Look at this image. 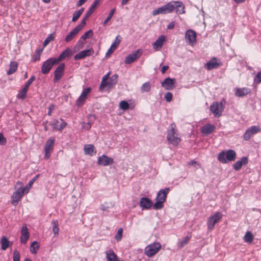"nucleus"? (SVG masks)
I'll return each instance as SVG.
<instances>
[{
    "label": "nucleus",
    "mask_w": 261,
    "mask_h": 261,
    "mask_svg": "<svg viewBox=\"0 0 261 261\" xmlns=\"http://www.w3.org/2000/svg\"><path fill=\"white\" fill-rule=\"evenodd\" d=\"M170 191L169 188H166L160 190L157 193L156 197V202L153 205V208L154 210H161L163 206V203L166 201L167 195Z\"/></svg>",
    "instance_id": "nucleus-1"
},
{
    "label": "nucleus",
    "mask_w": 261,
    "mask_h": 261,
    "mask_svg": "<svg viewBox=\"0 0 261 261\" xmlns=\"http://www.w3.org/2000/svg\"><path fill=\"white\" fill-rule=\"evenodd\" d=\"M176 125L172 123L170 125V129L168 131L167 139L169 143L174 146H177L180 141L176 132Z\"/></svg>",
    "instance_id": "nucleus-2"
},
{
    "label": "nucleus",
    "mask_w": 261,
    "mask_h": 261,
    "mask_svg": "<svg viewBox=\"0 0 261 261\" xmlns=\"http://www.w3.org/2000/svg\"><path fill=\"white\" fill-rule=\"evenodd\" d=\"M223 102H225L224 99L220 102H214L211 105L210 110L215 117L219 118L222 115L225 108Z\"/></svg>",
    "instance_id": "nucleus-3"
},
{
    "label": "nucleus",
    "mask_w": 261,
    "mask_h": 261,
    "mask_svg": "<svg viewBox=\"0 0 261 261\" xmlns=\"http://www.w3.org/2000/svg\"><path fill=\"white\" fill-rule=\"evenodd\" d=\"M173 4V1L169 2L164 6L153 10L152 14L154 16L160 14H166L171 13L174 11Z\"/></svg>",
    "instance_id": "nucleus-4"
},
{
    "label": "nucleus",
    "mask_w": 261,
    "mask_h": 261,
    "mask_svg": "<svg viewBox=\"0 0 261 261\" xmlns=\"http://www.w3.org/2000/svg\"><path fill=\"white\" fill-rule=\"evenodd\" d=\"M161 248V245L159 243L154 242L146 246L144 250V254L150 257L156 254Z\"/></svg>",
    "instance_id": "nucleus-5"
},
{
    "label": "nucleus",
    "mask_w": 261,
    "mask_h": 261,
    "mask_svg": "<svg viewBox=\"0 0 261 261\" xmlns=\"http://www.w3.org/2000/svg\"><path fill=\"white\" fill-rule=\"evenodd\" d=\"M58 64V61L55 58H50L43 62L41 66V72L44 74H46L51 69L54 65Z\"/></svg>",
    "instance_id": "nucleus-6"
},
{
    "label": "nucleus",
    "mask_w": 261,
    "mask_h": 261,
    "mask_svg": "<svg viewBox=\"0 0 261 261\" xmlns=\"http://www.w3.org/2000/svg\"><path fill=\"white\" fill-rule=\"evenodd\" d=\"M222 218V214L219 212L215 213L213 215L208 218L207 222V228L208 230L214 229L215 225L219 222Z\"/></svg>",
    "instance_id": "nucleus-7"
},
{
    "label": "nucleus",
    "mask_w": 261,
    "mask_h": 261,
    "mask_svg": "<svg viewBox=\"0 0 261 261\" xmlns=\"http://www.w3.org/2000/svg\"><path fill=\"white\" fill-rule=\"evenodd\" d=\"M24 193L25 189L20 188L17 189L13 193L11 196V203L14 205H16L18 202L21 200Z\"/></svg>",
    "instance_id": "nucleus-8"
},
{
    "label": "nucleus",
    "mask_w": 261,
    "mask_h": 261,
    "mask_svg": "<svg viewBox=\"0 0 261 261\" xmlns=\"http://www.w3.org/2000/svg\"><path fill=\"white\" fill-rule=\"evenodd\" d=\"M260 128L258 126H252L249 127L243 135V138L245 141H248L254 134L260 132Z\"/></svg>",
    "instance_id": "nucleus-9"
},
{
    "label": "nucleus",
    "mask_w": 261,
    "mask_h": 261,
    "mask_svg": "<svg viewBox=\"0 0 261 261\" xmlns=\"http://www.w3.org/2000/svg\"><path fill=\"white\" fill-rule=\"evenodd\" d=\"M65 65L64 63L60 64L54 71V82H58L61 80L64 74Z\"/></svg>",
    "instance_id": "nucleus-10"
},
{
    "label": "nucleus",
    "mask_w": 261,
    "mask_h": 261,
    "mask_svg": "<svg viewBox=\"0 0 261 261\" xmlns=\"http://www.w3.org/2000/svg\"><path fill=\"white\" fill-rule=\"evenodd\" d=\"M142 52L141 49H137L135 52L129 54L126 57L124 63L126 64H129L134 62L136 59L139 58Z\"/></svg>",
    "instance_id": "nucleus-11"
},
{
    "label": "nucleus",
    "mask_w": 261,
    "mask_h": 261,
    "mask_svg": "<svg viewBox=\"0 0 261 261\" xmlns=\"http://www.w3.org/2000/svg\"><path fill=\"white\" fill-rule=\"evenodd\" d=\"M222 63L219 60H218L217 58L214 57L205 64L204 67L207 70H211L213 69L217 68Z\"/></svg>",
    "instance_id": "nucleus-12"
},
{
    "label": "nucleus",
    "mask_w": 261,
    "mask_h": 261,
    "mask_svg": "<svg viewBox=\"0 0 261 261\" xmlns=\"http://www.w3.org/2000/svg\"><path fill=\"white\" fill-rule=\"evenodd\" d=\"M196 32L192 30H188L185 34V39L189 44L193 45L196 43Z\"/></svg>",
    "instance_id": "nucleus-13"
},
{
    "label": "nucleus",
    "mask_w": 261,
    "mask_h": 261,
    "mask_svg": "<svg viewBox=\"0 0 261 261\" xmlns=\"http://www.w3.org/2000/svg\"><path fill=\"white\" fill-rule=\"evenodd\" d=\"M176 82L175 79H171L169 77L166 78L162 83V86L167 90H171L174 87V84Z\"/></svg>",
    "instance_id": "nucleus-14"
},
{
    "label": "nucleus",
    "mask_w": 261,
    "mask_h": 261,
    "mask_svg": "<svg viewBox=\"0 0 261 261\" xmlns=\"http://www.w3.org/2000/svg\"><path fill=\"white\" fill-rule=\"evenodd\" d=\"M94 53V50L92 48L85 49L76 54L74 56V59L75 61L83 59L86 57L92 56Z\"/></svg>",
    "instance_id": "nucleus-15"
},
{
    "label": "nucleus",
    "mask_w": 261,
    "mask_h": 261,
    "mask_svg": "<svg viewBox=\"0 0 261 261\" xmlns=\"http://www.w3.org/2000/svg\"><path fill=\"white\" fill-rule=\"evenodd\" d=\"M97 163L100 165L106 166L113 164L114 163V160L112 158L103 154L98 158Z\"/></svg>",
    "instance_id": "nucleus-16"
},
{
    "label": "nucleus",
    "mask_w": 261,
    "mask_h": 261,
    "mask_svg": "<svg viewBox=\"0 0 261 261\" xmlns=\"http://www.w3.org/2000/svg\"><path fill=\"white\" fill-rule=\"evenodd\" d=\"M73 53L74 52L71 48L67 47L58 56L57 58H56V59L59 63L60 61L63 60L66 58H70L73 55Z\"/></svg>",
    "instance_id": "nucleus-17"
},
{
    "label": "nucleus",
    "mask_w": 261,
    "mask_h": 261,
    "mask_svg": "<svg viewBox=\"0 0 261 261\" xmlns=\"http://www.w3.org/2000/svg\"><path fill=\"white\" fill-rule=\"evenodd\" d=\"M121 37L120 35H117L115 39L114 42L112 44L110 48L106 54V57L108 58L111 55L115 50L117 46L119 44L121 41Z\"/></svg>",
    "instance_id": "nucleus-18"
},
{
    "label": "nucleus",
    "mask_w": 261,
    "mask_h": 261,
    "mask_svg": "<svg viewBox=\"0 0 261 261\" xmlns=\"http://www.w3.org/2000/svg\"><path fill=\"white\" fill-rule=\"evenodd\" d=\"M91 88L89 87L84 89L81 95L76 101V105L78 106H82L87 95L90 93Z\"/></svg>",
    "instance_id": "nucleus-19"
},
{
    "label": "nucleus",
    "mask_w": 261,
    "mask_h": 261,
    "mask_svg": "<svg viewBox=\"0 0 261 261\" xmlns=\"http://www.w3.org/2000/svg\"><path fill=\"white\" fill-rule=\"evenodd\" d=\"M215 126L211 123H207L201 128V132L205 136L212 134L215 129Z\"/></svg>",
    "instance_id": "nucleus-20"
},
{
    "label": "nucleus",
    "mask_w": 261,
    "mask_h": 261,
    "mask_svg": "<svg viewBox=\"0 0 261 261\" xmlns=\"http://www.w3.org/2000/svg\"><path fill=\"white\" fill-rule=\"evenodd\" d=\"M139 204L143 210L149 209L153 205L152 201L147 197L141 198L140 200Z\"/></svg>",
    "instance_id": "nucleus-21"
},
{
    "label": "nucleus",
    "mask_w": 261,
    "mask_h": 261,
    "mask_svg": "<svg viewBox=\"0 0 261 261\" xmlns=\"http://www.w3.org/2000/svg\"><path fill=\"white\" fill-rule=\"evenodd\" d=\"M174 10L177 14H183L185 13V6L182 2L180 1H173Z\"/></svg>",
    "instance_id": "nucleus-22"
},
{
    "label": "nucleus",
    "mask_w": 261,
    "mask_h": 261,
    "mask_svg": "<svg viewBox=\"0 0 261 261\" xmlns=\"http://www.w3.org/2000/svg\"><path fill=\"white\" fill-rule=\"evenodd\" d=\"M118 75L117 74H115L113 75L110 79L109 81L107 82H105L103 83V82H101L100 88L102 89L103 87L108 86L109 87H111L115 85L118 81Z\"/></svg>",
    "instance_id": "nucleus-23"
},
{
    "label": "nucleus",
    "mask_w": 261,
    "mask_h": 261,
    "mask_svg": "<svg viewBox=\"0 0 261 261\" xmlns=\"http://www.w3.org/2000/svg\"><path fill=\"white\" fill-rule=\"evenodd\" d=\"M21 233L20 242L22 244H24L27 243L30 237V234L26 225L22 227Z\"/></svg>",
    "instance_id": "nucleus-24"
},
{
    "label": "nucleus",
    "mask_w": 261,
    "mask_h": 261,
    "mask_svg": "<svg viewBox=\"0 0 261 261\" xmlns=\"http://www.w3.org/2000/svg\"><path fill=\"white\" fill-rule=\"evenodd\" d=\"M248 162V158L246 156H243L241 160L237 161L233 165V168L235 170H239L243 165L247 164Z\"/></svg>",
    "instance_id": "nucleus-25"
},
{
    "label": "nucleus",
    "mask_w": 261,
    "mask_h": 261,
    "mask_svg": "<svg viewBox=\"0 0 261 261\" xmlns=\"http://www.w3.org/2000/svg\"><path fill=\"white\" fill-rule=\"evenodd\" d=\"M101 1H102V0H95L87 12L86 13L84 16L88 18L94 12V10L99 5Z\"/></svg>",
    "instance_id": "nucleus-26"
},
{
    "label": "nucleus",
    "mask_w": 261,
    "mask_h": 261,
    "mask_svg": "<svg viewBox=\"0 0 261 261\" xmlns=\"http://www.w3.org/2000/svg\"><path fill=\"white\" fill-rule=\"evenodd\" d=\"M224 154H225V159H226V163L229 161H233L236 158V153L232 149H229L228 150H223Z\"/></svg>",
    "instance_id": "nucleus-27"
},
{
    "label": "nucleus",
    "mask_w": 261,
    "mask_h": 261,
    "mask_svg": "<svg viewBox=\"0 0 261 261\" xmlns=\"http://www.w3.org/2000/svg\"><path fill=\"white\" fill-rule=\"evenodd\" d=\"M84 150L85 154H88L90 156H92L94 154V152H95V153L96 152L95 147L92 144L85 145Z\"/></svg>",
    "instance_id": "nucleus-28"
},
{
    "label": "nucleus",
    "mask_w": 261,
    "mask_h": 261,
    "mask_svg": "<svg viewBox=\"0 0 261 261\" xmlns=\"http://www.w3.org/2000/svg\"><path fill=\"white\" fill-rule=\"evenodd\" d=\"M0 243L1 245V249L3 250H6L10 245L12 244V242H10L6 236H3L0 240Z\"/></svg>",
    "instance_id": "nucleus-29"
},
{
    "label": "nucleus",
    "mask_w": 261,
    "mask_h": 261,
    "mask_svg": "<svg viewBox=\"0 0 261 261\" xmlns=\"http://www.w3.org/2000/svg\"><path fill=\"white\" fill-rule=\"evenodd\" d=\"M165 40V36L164 35L160 36L158 39L153 43V47L155 50L161 49L163 46L164 41Z\"/></svg>",
    "instance_id": "nucleus-30"
},
{
    "label": "nucleus",
    "mask_w": 261,
    "mask_h": 261,
    "mask_svg": "<svg viewBox=\"0 0 261 261\" xmlns=\"http://www.w3.org/2000/svg\"><path fill=\"white\" fill-rule=\"evenodd\" d=\"M250 92V90L247 88H237L235 95L237 97H243Z\"/></svg>",
    "instance_id": "nucleus-31"
},
{
    "label": "nucleus",
    "mask_w": 261,
    "mask_h": 261,
    "mask_svg": "<svg viewBox=\"0 0 261 261\" xmlns=\"http://www.w3.org/2000/svg\"><path fill=\"white\" fill-rule=\"evenodd\" d=\"M106 257L108 261H117V256L112 250H109L107 251Z\"/></svg>",
    "instance_id": "nucleus-32"
},
{
    "label": "nucleus",
    "mask_w": 261,
    "mask_h": 261,
    "mask_svg": "<svg viewBox=\"0 0 261 261\" xmlns=\"http://www.w3.org/2000/svg\"><path fill=\"white\" fill-rule=\"evenodd\" d=\"M77 29L74 28L65 37V41L66 42H70L79 33Z\"/></svg>",
    "instance_id": "nucleus-33"
},
{
    "label": "nucleus",
    "mask_w": 261,
    "mask_h": 261,
    "mask_svg": "<svg viewBox=\"0 0 261 261\" xmlns=\"http://www.w3.org/2000/svg\"><path fill=\"white\" fill-rule=\"evenodd\" d=\"M55 141L54 138L48 139L44 146V150L52 151L54 148Z\"/></svg>",
    "instance_id": "nucleus-34"
},
{
    "label": "nucleus",
    "mask_w": 261,
    "mask_h": 261,
    "mask_svg": "<svg viewBox=\"0 0 261 261\" xmlns=\"http://www.w3.org/2000/svg\"><path fill=\"white\" fill-rule=\"evenodd\" d=\"M18 67V64L16 62H11L10 64L9 69L7 71V74L10 75L14 73L17 70Z\"/></svg>",
    "instance_id": "nucleus-35"
},
{
    "label": "nucleus",
    "mask_w": 261,
    "mask_h": 261,
    "mask_svg": "<svg viewBox=\"0 0 261 261\" xmlns=\"http://www.w3.org/2000/svg\"><path fill=\"white\" fill-rule=\"evenodd\" d=\"M39 248V245L36 241H34L31 245L30 251L33 254H36Z\"/></svg>",
    "instance_id": "nucleus-36"
},
{
    "label": "nucleus",
    "mask_w": 261,
    "mask_h": 261,
    "mask_svg": "<svg viewBox=\"0 0 261 261\" xmlns=\"http://www.w3.org/2000/svg\"><path fill=\"white\" fill-rule=\"evenodd\" d=\"M84 11V8H82L80 10L76 11L73 14V17L72 18V21L75 22L76 21L78 18L80 17L82 14L83 13Z\"/></svg>",
    "instance_id": "nucleus-37"
},
{
    "label": "nucleus",
    "mask_w": 261,
    "mask_h": 261,
    "mask_svg": "<svg viewBox=\"0 0 261 261\" xmlns=\"http://www.w3.org/2000/svg\"><path fill=\"white\" fill-rule=\"evenodd\" d=\"M51 224L53 225V231L55 234V236H57L59 233V224L58 221L57 220H53L51 222Z\"/></svg>",
    "instance_id": "nucleus-38"
},
{
    "label": "nucleus",
    "mask_w": 261,
    "mask_h": 261,
    "mask_svg": "<svg viewBox=\"0 0 261 261\" xmlns=\"http://www.w3.org/2000/svg\"><path fill=\"white\" fill-rule=\"evenodd\" d=\"M191 238V236H186L183 238V239L180 240L177 244L178 248H182L185 246L188 242L189 241Z\"/></svg>",
    "instance_id": "nucleus-39"
},
{
    "label": "nucleus",
    "mask_w": 261,
    "mask_h": 261,
    "mask_svg": "<svg viewBox=\"0 0 261 261\" xmlns=\"http://www.w3.org/2000/svg\"><path fill=\"white\" fill-rule=\"evenodd\" d=\"M28 89L26 87H23L19 92L17 95V97L22 100L24 99L27 96Z\"/></svg>",
    "instance_id": "nucleus-40"
},
{
    "label": "nucleus",
    "mask_w": 261,
    "mask_h": 261,
    "mask_svg": "<svg viewBox=\"0 0 261 261\" xmlns=\"http://www.w3.org/2000/svg\"><path fill=\"white\" fill-rule=\"evenodd\" d=\"M253 238L252 233L250 231H247L244 237V240L246 242L251 243L252 242Z\"/></svg>",
    "instance_id": "nucleus-41"
},
{
    "label": "nucleus",
    "mask_w": 261,
    "mask_h": 261,
    "mask_svg": "<svg viewBox=\"0 0 261 261\" xmlns=\"http://www.w3.org/2000/svg\"><path fill=\"white\" fill-rule=\"evenodd\" d=\"M225 155L224 151H222L218 154L217 159L220 163L226 164V159H225Z\"/></svg>",
    "instance_id": "nucleus-42"
},
{
    "label": "nucleus",
    "mask_w": 261,
    "mask_h": 261,
    "mask_svg": "<svg viewBox=\"0 0 261 261\" xmlns=\"http://www.w3.org/2000/svg\"><path fill=\"white\" fill-rule=\"evenodd\" d=\"M87 18L84 16L83 19H82L81 22L80 24L77 25L75 28H74L75 29H77V31L80 32L86 25V20H87Z\"/></svg>",
    "instance_id": "nucleus-43"
},
{
    "label": "nucleus",
    "mask_w": 261,
    "mask_h": 261,
    "mask_svg": "<svg viewBox=\"0 0 261 261\" xmlns=\"http://www.w3.org/2000/svg\"><path fill=\"white\" fill-rule=\"evenodd\" d=\"M151 89V85L149 82H146L143 84L141 87V90L142 92H149Z\"/></svg>",
    "instance_id": "nucleus-44"
},
{
    "label": "nucleus",
    "mask_w": 261,
    "mask_h": 261,
    "mask_svg": "<svg viewBox=\"0 0 261 261\" xmlns=\"http://www.w3.org/2000/svg\"><path fill=\"white\" fill-rule=\"evenodd\" d=\"M116 11L115 8L112 9L108 15V16L107 17V18L105 19V20L103 22V25H106V24L111 20V19L112 18L113 16L114 15L115 12Z\"/></svg>",
    "instance_id": "nucleus-45"
},
{
    "label": "nucleus",
    "mask_w": 261,
    "mask_h": 261,
    "mask_svg": "<svg viewBox=\"0 0 261 261\" xmlns=\"http://www.w3.org/2000/svg\"><path fill=\"white\" fill-rule=\"evenodd\" d=\"M43 50V47L41 49L36 50V55H34V57H33V61L34 62H36V61L40 60V56L41 55V53H42Z\"/></svg>",
    "instance_id": "nucleus-46"
},
{
    "label": "nucleus",
    "mask_w": 261,
    "mask_h": 261,
    "mask_svg": "<svg viewBox=\"0 0 261 261\" xmlns=\"http://www.w3.org/2000/svg\"><path fill=\"white\" fill-rule=\"evenodd\" d=\"M93 35V33L92 30H89L87 32L84 33L82 36L81 39L83 40H85L87 38H89L92 37Z\"/></svg>",
    "instance_id": "nucleus-47"
},
{
    "label": "nucleus",
    "mask_w": 261,
    "mask_h": 261,
    "mask_svg": "<svg viewBox=\"0 0 261 261\" xmlns=\"http://www.w3.org/2000/svg\"><path fill=\"white\" fill-rule=\"evenodd\" d=\"M54 35L53 34H50L44 41L43 47L46 46L51 41L54 39Z\"/></svg>",
    "instance_id": "nucleus-48"
},
{
    "label": "nucleus",
    "mask_w": 261,
    "mask_h": 261,
    "mask_svg": "<svg viewBox=\"0 0 261 261\" xmlns=\"http://www.w3.org/2000/svg\"><path fill=\"white\" fill-rule=\"evenodd\" d=\"M59 120L57 119H54L53 121L50 122L49 125H50L54 129L59 130Z\"/></svg>",
    "instance_id": "nucleus-49"
},
{
    "label": "nucleus",
    "mask_w": 261,
    "mask_h": 261,
    "mask_svg": "<svg viewBox=\"0 0 261 261\" xmlns=\"http://www.w3.org/2000/svg\"><path fill=\"white\" fill-rule=\"evenodd\" d=\"M120 108L124 110H127L129 108V104L126 101H121L119 103Z\"/></svg>",
    "instance_id": "nucleus-50"
},
{
    "label": "nucleus",
    "mask_w": 261,
    "mask_h": 261,
    "mask_svg": "<svg viewBox=\"0 0 261 261\" xmlns=\"http://www.w3.org/2000/svg\"><path fill=\"white\" fill-rule=\"evenodd\" d=\"M20 254L17 250H15L13 253V261H20Z\"/></svg>",
    "instance_id": "nucleus-51"
},
{
    "label": "nucleus",
    "mask_w": 261,
    "mask_h": 261,
    "mask_svg": "<svg viewBox=\"0 0 261 261\" xmlns=\"http://www.w3.org/2000/svg\"><path fill=\"white\" fill-rule=\"evenodd\" d=\"M122 232L123 229L122 228H119L117 231V233L115 235V238L117 240V241H119L121 240L122 236Z\"/></svg>",
    "instance_id": "nucleus-52"
},
{
    "label": "nucleus",
    "mask_w": 261,
    "mask_h": 261,
    "mask_svg": "<svg viewBox=\"0 0 261 261\" xmlns=\"http://www.w3.org/2000/svg\"><path fill=\"white\" fill-rule=\"evenodd\" d=\"M35 79V77L34 75H32L26 82L24 85V87L28 89L29 86L32 84V83L34 82Z\"/></svg>",
    "instance_id": "nucleus-53"
},
{
    "label": "nucleus",
    "mask_w": 261,
    "mask_h": 261,
    "mask_svg": "<svg viewBox=\"0 0 261 261\" xmlns=\"http://www.w3.org/2000/svg\"><path fill=\"white\" fill-rule=\"evenodd\" d=\"M172 94L170 92H167L165 95V98L167 102H170L172 99Z\"/></svg>",
    "instance_id": "nucleus-54"
},
{
    "label": "nucleus",
    "mask_w": 261,
    "mask_h": 261,
    "mask_svg": "<svg viewBox=\"0 0 261 261\" xmlns=\"http://www.w3.org/2000/svg\"><path fill=\"white\" fill-rule=\"evenodd\" d=\"M60 120L61 121V123L59 125V130H62L64 128H65L67 124V123L62 118L60 119Z\"/></svg>",
    "instance_id": "nucleus-55"
},
{
    "label": "nucleus",
    "mask_w": 261,
    "mask_h": 261,
    "mask_svg": "<svg viewBox=\"0 0 261 261\" xmlns=\"http://www.w3.org/2000/svg\"><path fill=\"white\" fill-rule=\"evenodd\" d=\"M254 81L255 83L258 84L261 83V72H258L254 78Z\"/></svg>",
    "instance_id": "nucleus-56"
},
{
    "label": "nucleus",
    "mask_w": 261,
    "mask_h": 261,
    "mask_svg": "<svg viewBox=\"0 0 261 261\" xmlns=\"http://www.w3.org/2000/svg\"><path fill=\"white\" fill-rule=\"evenodd\" d=\"M40 174L36 175L34 177H33L28 184V186L29 187H32L33 183L37 180V179L39 177Z\"/></svg>",
    "instance_id": "nucleus-57"
},
{
    "label": "nucleus",
    "mask_w": 261,
    "mask_h": 261,
    "mask_svg": "<svg viewBox=\"0 0 261 261\" xmlns=\"http://www.w3.org/2000/svg\"><path fill=\"white\" fill-rule=\"evenodd\" d=\"M82 127L84 129L89 130L91 127V124L89 122H83Z\"/></svg>",
    "instance_id": "nucleus-58"
},
{
    "label": "nucleus",
    "mask_w": 261,
    "mask_h": 261,
    "mask_svg": "<svg viewBox=\"0 0 261 261\" xmlns=\"http://www.w3.org/2000/svg\"><path fill=\"white\" fill-rule=\"evenodd\" d=\"M6 138L4 137L2 134L0 133V145H4L6 144Z\"/></svg>",
    "instance_id": "nucleus-59"
},
{
    "label": "nucleus",
    "mask_w": 261,
    "mask_h": 261,
    "mask_svg": "<svg viewBox=\"0 0 261 261\" xmlns=\"http://www.w3.org/2000/svg\"><path fill=\"white\" fill-rule=\"evenodd\" d=\"M51 151L45 150L44 158L48 160L50 156V152Z\"/></svg>",
    "instance_id": "nucleus-60"
},
{
    "label": "nucleus",
    "mask_w": 261,
    "mask_h": 261,
    "mask_svg": "<svg viewBox=\"0 0 261 261\" xmlns=\"http://www.w3.org/2000/svg\"><path fill=\"white\" fill-rule=\"evenodd\" d=\"M175 27L174 21H172L167 25V29L169 30L173 29Z\"/></svg>",
    "instance_id": "nucleus-61"
},
{
    "label": "nucleus",
    "mask_w": 261,
    "mask_h": 261,
    "mask_svg": "<svg viewBox=\"0 0 261 261\" xmlns=\"http://www.w3.org/2000/svg\"><path fill=\"white\" fill-rule=\"evenodd\" d=\"M87 0H79L76 3L77 7H80L82 6Z\"/></svg>",
    "instance_id": "nucleus-62"
},
{
    "label": "nucleus",
    "mask_w": 261,
    "mask_h": 261,
    "mask_svg": "<svg viewBox=\"0 0 261 261\" xmlns=\"http://www.w3.org/2000/svg\"><path fill=\"white\" fill-rule=\"evenodd\" d=\"M169 68V66L167 65H164L161 69V72L162 73H164Z\"/></svg>",
    "instance_id": "nucleus-63"
},
{
    "label": "nucleus",
    "mask_w": 261,
    "mask_h": 261,
    "mask_svg": "<svg viewBox=\"0 0 261 261\" xmlns=\"http://www.w3.org/2000/svg\"><path fill=\"white\" fill-rule=\"evenodd\" d=\"M84 40H83V39H81V37L80 39H79V40L78 41L77 44L79 45H81L83 46L85 43V42L84 41ZM82 47H83V46H82Z\"/></svg>",
    "instance_id": "nucleus-64"
}]
</instances>
